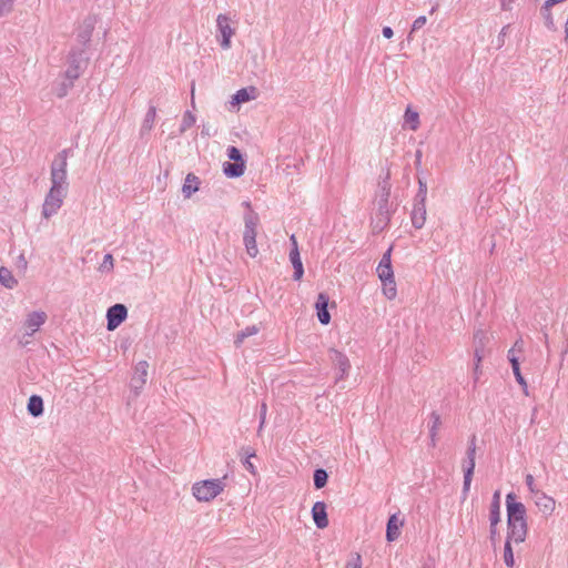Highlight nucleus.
<instances>
[{
	"mask_svg": "<svg viewBox=\"0 0 568 568\" xmlns=\"http://www.w3.org/2000/svg\"><path fill=\"white\" fill-rule=\"evenodd\" d=\"M70 155V149L61 150L52 160L50 165V181L51 189L61 190L68 192V158Z\"/></svg>",
	"mask_w": 568,
	"mask_h": 568,
	"instance_id": "1",
	"label": "nucleus"
},
{
	"mask_svg": "<svg viewBox=\"0 0 568 568\" xmlns=\"http://www.w3.org/2000/svg\"><path fill=\"white\" fill-rule=\"evenodd\" d=\"M392 251L393 246H389L383 254L376 268L377 276L383 283V294L388 300H394L397 295L396 282L392 266Z\"/></svg>",
	"mask_w": 568,
	"mask_h": 568,
	"instance_id": "2",
	"label": "nucleus"
},
{
	"mask_svg": "<svg viewBox=\"0 0 568 568\" xmlns=\"http://www.w3.org/2000/svg\"><path fill=\"white\" fill-rule=\"evenodd\" d=\"M225 487V477L205 479L193 484L192 494L199 501H211L219 496Z\"/></svg>",
	"mask_w": 568,
	"mask_h": 568,
	"instance_id": "3",
	"label": "nucleus"
},
{
	"mask_svg": "<svg viewBox=\"0 0 568 568\" xmlns=\"http://www.w3.org/2000/svg\"><path fill=\"white\" fill-rule=\"evenodd\" d=\"M389 179V173H387L386 180L383 182L381 190V196L377 202V213L375 219H373V230L374 232H381L383 231L390 221V213L388 209V199L390 194V187L387 183V180Z\"/></svg>",
	"mask_w": 568,
	"mask_h": 568,
	"instance_id": "4",
	"label": "nucleus"
},
{
	"mask_svg": "<svg viewBox=\"0 0 568 568\" xmlns=\"http://www.w3.org/2000/svg\"><path fill=\"white\" fill-rule=\"evenodd\" d=\"M68 68L64 71L67 80H78L88 67L84 49H71L68 54Z\"/></svg>",
	"mask_w": 568,
	"mask_h": 568,
	"instance_id": "5",
	"label": "nucleus"
},
{
	"mask_svg": "<svg viewBox=\"0 0 568 568\" xmlns=\"http://www.w3.org/2000/svg\"><path fill=\"white\" fill-rule=\"evenodd\" d=\"M475 456H476V435H471L468 442V448L466 452V459L464 460V483H463V496H466L469 493L470 484L475 469Z\"/></svg>",
	"mask_w": 568,
	"mask_h": 568,
	"instance_id": "6",
	"label": "nucleus"
},
{
	"mask_svg": "<svg viewBox=\"0 0 568 568\" xmlns=\"http://www.w3.org/2000/svg\"><path fill=\"white\" fill-rule=\"evenodd\" d=\"M68 192H63L57 189H49V192L45 194L44 202L42 204L41 215L44 219H50L54 214L58 213L60 207L63 204V200L67 196Z\"/></svg>",
	"mask_w": 568,
	"mask_h": 568,
	"instance_id": "7",
	"label": "nucleus"
},
{
	"mask_svg": "<svg viewBox=\"0 0 568 568\" xmlns=\"http://www.w3.org/2000/svg\"><path fill=\"white\" fill-rule=\"evenodd\" d=\"M217 40L223 50L231 48V39L235 34V29L231 27L230 18L220 13L216 18Z\"/></svg>",
	"mask_w": 568,
	"mask_h": 568,
	"instance_id": "8",
	"label": "nucleus"
},
{
	"mask_svg": "<svg viewBox=\"0 0 568 568\" xmlns=\"http://www.w3.org/2000/svg\"><path fill=\"white\" fill-rule=\"evenodd\" d=\"M507 521H527L526 507L523 503L516 500V495L509 493L506 496Z\"/></svg>",
	"mask_w": 568,
	"mask_h": 568,
	"instance_id": "9",
	"label": "nucleus"
},
{
	"mask_svg": "<svg viewBox=\"0 0 568 568\" xmlns=\"http://www.w3.org/2000/svg\"><path fill=\"white\" fill-rule=\"evenodd\" d=\"M128 316V308L124 304L116 303L106 311V328L114 331L119 327Z\"/></svg>",
	"mask_w": 568,
	"mask_h": 568,
	"instance_id": "10",
	"label": "nucleus"
},
{
	"mask_svg": "<svg viewBox=\"0 0 568 568\" xmlns=\"http://www.w3.org/2000/svg\"><path fill=\"white\" fill-rule=\"evenodd\" d=\"M328 356L334 367L337 368L339 372L338 375L336 376V382L344 379L348 375V372L351 369V363L348 357L344 353L335 348H331L328 351Z\"/></svg>",
	"mask_w": 568,
	"mask_h": 568,
	"instance_id": "11",
	"label": "nucleus"
},
{
	"mask_svg": "<svg viewBox=\"0 0 568 568\" xmlns=\"http://www.w3.org/2000/svg\"><path fill=\"white\" fill-rule=\"evenodd\" d=\"M528 526L527 521H507V538L506 540L516 544L524 542L527 536Z\"/></svg>",
	"mask_w": 568,
	"mask_h": 568,
	"instance_id": "12",
	"label": "nucleus"
},
{
	"mask_svg": "<svg viewBox=\"0 0 568 568\" xmlns=\"http://www.w3.org/2000/svg\"><path fill=\"white\" fill-rule=\"evenodd\" d=\"M329 296L326 293H320L315 303L317 320L321 324L327 325L331 322L328 312Z\"/></svg>",
	"mask_w": 568,
	"mask_h": 568,
	"instance_id": "13",
	"label": "nucleus"
},
{
	"mask_svg": "<svg viewBox=\"0 0 568 568\" xmlns=\"http://www.w3.org/2000/svg\"><path fill=\"white\" fill-rule=\"evenodd\" d=\"M148 368L149 364L146 361H140L135 365V371L131 378V386L135 390V393H138V390L145 385L148 377Z\"/></svg>",
	"mask_w": 568,
	"mask_h": 568,
	"instance_id": "14",
	"label": "nucleus"
},
{
	"mask_svg": "<svg viewBox=\"0 0 568 568\" xmlns=\"http://www.w3.org/2000/svg\"><path fill=\"white\" fill-rule=\"evenodd\" d=\"M47 321V314L42 311H34L28 314L24 326L29 329L28 336H32Z\"/></svg>",
	"mask_w": 568,
	"mask_h": 568,
	"instance_id": "15",
	"label": "nucleus"
},
{
	"mask_svg": "<svg viewBox=\"0 0 568 568\" xmlns=\"http://www.w3.org/2000/svg\"><path fill=\"white\" fill-rule=\"evenodd\" d=\"M326 508L327 506L324 501H316L312 507V518L318 529H324L328 526Z\"/></svg>",
	"mask_w": 568,
	"mask_h": 568,
	"instance_id": "16",
	"label": "nucleus"
},
{
	"mask_svg": "<svg viewBox=\"0 0 568 568\" xmlns=\"http://www.w3.org/2000/svg\"><path fill=\"white\" fill-rule=\"evenodd\" d=\"M534 500L538 509L544 515L549 516L554 513L556 501L552 497L546 495L544 491H536V495H534Z\"/></svg>",
	"mask_w": 568,
	"mask_h": 568,
	"instance_id": "17",
	"label": "nucleus"
},
{
	"mask_svg": "<svg viewBox=\"0 0 568 568\" xmlns=\"http://www.w3.org/2000/svg\"><path fill=\"white\" fill-rule=\"evenodd\" d=\"M488 341H489V338L484 331L478 329L477 332H475V334H474V345H475L474 359H477L478 362L483 361V358L485 357V354H486V345H487Z\"/></svg>",
	"mask_w": 568,
	"mask_h": 568,
	"instance_id": "18",
	"label": "nucleus"
},
{
	"mask_svg": "<svg viewBox=\"0 0 568 568\" xmlns=\"http://www.w3.org/2000/svg\"><path fill=\"white\" fill-rule=\"evenodd\" d=\"M426 203L414 201L410 219L415 229L419 230L426 222Z\"/></svg>",
	"mask_w": 568,
	"mask_h": 568,
	"instance_id": "19",
	"label": "nucleus"
},
{
	"mask_svg": "<svg viewBox=\"0 0 568 568\" xmlns=\"http://www.w3.org/2000/svg\"><path fill=\"white\" fill-rule=\"evenodd\" d=\"M260 223V216L256 212L250 211L244 214L243 237H256V229Z\"/></svg>",
	"mask_w": 568,
	"mask_h": 568,
	"instance_id": "20",
	"label": "nucleus"
},
{
	"mask_svg": "<svg viewBox=\"0 0 568 568\" xmlns=\"http://www.w3.org/2000/svg\"><path fill=\"white\" fill-rule=\"evenodd\" d=\"M500 507H501V494L500 490H496L493 494V498L489 506V523L490 524H499L500 523Z\"/></svg>",
	"mask_w": 568,
	"mask_h": 568,
	"instance_id": "21",
	"label": "nucleus"
},
{
	"mask_svg": "<svg viewBox=\"0 0 568 568\" xmlns=\"http://www.w3.org/2000/svg\"><path fill=\"white\" fill-rule=\"evenodd\" d=\"M200 179L193 173H189L185 176L183 186H182V194L185 199H190L195 192L199 191L200 187Z\"/></svg>",
	"mask_w": 568,
	"mask_h": 568,
	"instance_id": "22",
	"label": "nucleus"
},
{
	"mask_svg": "<svg viewBox=\"0 0 568 568\" xmlns=\"http://www.w3.org/2000/svg\"><path fill=\"white\" fill-rule=\"evenodd\" d=\"M290 261L293 265L294 273H293V280L300 281L304 274V267L301 260L298 247H292L290 251Z\"/></svg>",
	"mask_w": 568,
	"mask_h": 568,
	"instance_id": "23",
	"label": "nucleus"
},
{
	"mask_svg": "<svg viewBox=\"0 0 568 568\" xmlns=\"http://www.w3.org/2000/svg\"><path fill=\"white\" fill-rule=\"evenodd\" d=\"M403 526V521H400L396 514L392 515L388 518L386 525V539L387 541H394L399 537V528Z\"/></svg>",
	"mask_w": 568,
	"mask_h": 568,
	"instance_id": "24",
	"label": "nucleus"
},
{
	"mask_svg": "<svg viewBox=\"0 0 568 568\" xmlns=\"http://www.w3.org/2000/svg\"><path fill=\"white\" fill-rule=\"evenodd\" d=\"M245 172V162H224L223 173L231 179L240 178Z\"/></svg>",
	"mask_w": 568,
	"mask_h": 568,
	"instance_id": "25",
	"label": "nucleus"
},
{
	"mask_svg": "<svg viewBox=\"0 0 568 568\" xmlns=\"http://www.w3.org/2000/svg\"><path fill=\"white\" fill-rule=\"evenodd\" d=\"M27 410L32 417H39L43 414V399L39 395H31L27 404Z\"/></svg>",
	"mask_w": 568,
	"mask_h": 568,
	"instance_id": "26",
	"label": "nucleus"
},
{
	"mask_svg": "<svg viewBox=\"0 0 568 568\" xmlns=\"http://www.w3.org/2000/svg\"><path fill=\"white\" fill-rule=\"evenodd\" d=\"M254 93V87L240 89L233 94L231 104L239 105L241 103L247 102L255 98Z\"/></svg>",
	"mask_w": 568,
	"mask_h": 568,
	"instance_id": "27",
	"label": "nucleus"
},
{
	"mask_svg": "<svg viewBox=\"0 0 568 568\" xmlns=\"http://www.w3.org/2000/svg\"><path fill=\"white\" fill-rule=\"evenodd\" d=\"M155 116H156V106L153 104H150L149 109L145 113V116L143 119V122L141 124V129H140L141 135H144L145 133H149L152 130V128L154 125Z\"/></svg>",
	"mask_w": 568,
	"mask_h": 568,
	"instance_id": "28",
	"label": "nucleus"
},
{
	"mask_svg": "<svg viewBox=\"0 0 568 568\" xmlns=\"http://www.w3.org/2000/svg\"><path fill=\"white\" fill-rule=\"evenodd\" d=\"M93 29L94 27L91 21H84L83 26L79 30L77 38L83 47H85L91 41Z\"/></svg>",
	"mask_w": 568,
	"mask_h": 568,
	"instance_id": "29",
	"label": "nucleus"
},
{
	"mask_svg": "<svg viewBox=\"0 0 568 568\" xmlns=\"http://www.w3.org/2000/svg\"><path fill=\"white\" fill-rule=\"evenodd\" d=\"M0 284L10 290L18 284V281L14 278L12 272L8 267H0Z\"/></svg>",
	"mask_w": 568,
	"mask_h": 568,
	"instance_id": "30",
	"label": "nucleus"
},
{
	"mask_svg": "<svg viewBox=\"0 0 568 568\" xmlns=\"http://www.w3.org/2000/svg\"><path fill=\"white\" fill-rule=\"evenodd\" d=\"M260 332V328L256 325L246 326L244 329L240 331L234 341L235 345L239 347L245 338L253 336Z\"/></svg>",
	"mask_w": 568,
	"mask_h": 568,
	"instance_id": "31",
	"label": "nucleus"
},
{
	"mask_svg": "<svg viewBox=\"0 0 568 568\" xmlns=\"http://www.w3.org/2000/svg\"><path fill=\"white\" fill-rule=\"evenodd\" d=\"M313 480H314V486L316 489L323 488L327 484V480H328L327 471L323 468L315 469L314 475H313Z\"/></svg>",
	"mask_w": 568,
	"mask_h": 568,
	"instance_id": "32",
	"label": "nucleus"
},
{
	"mask_svg": "<svg viewBox=\"0 0 568 568\" xmlns=\"http://www.w3.org/2000/svg\"><path fill=\"white\" fill-rule=\"evenodd\" d=\"M74 81L75 80H67L65 79L64 81L59 83L57 85V88L54 89L55 95L60 99L64 98L69 93L70 89L73 88Z\"/></svg>",
	"mask_w": 568,
	"mask_h": 568,
	"instance_id": "33",
	"label": "nucleus"
},
{
	"mask_svg": "<svg viewBox=\"0 0 568 568\" xmlns=\"http://www.w3.org/2000/svg\"><path fill=\"white\" fill-rule=\"evenodd\" d=\"M405 121L414 131L417 130L419 126V115L416 111H413L410 108H407L405 111Z\"/></svg>",
	"mask_w": 568,
	"mask_h": 568,
	"instance_id": "34",
	"label": "nucleus"
},
{
	"mask_svg": "<svg viewBox=\"0 0 568 568\" xmlns=\"http://www.w3.org/2000/svg\"><path fill=\"white\" fill-rule=\"evenodd\" d=\"M195 115L191 111H185L180 126V132L184 133L186 130H189L191 126L195 124Z\"/></svg>",
	"mask_w": 568,
	"mask_h": 568,
	"instance_id": "35",
	"label": "nucleus"
},
{
	"mask_svg": "<svg viewBox=\"0 0 568 568\" xmlns=\"http://www.w3.org/2000/svg\"><path fill=\"white\" fill-rule=\"evenodd\" d=\"M243 242L245 245L246 253L251 257H256V255L258 254V248L256 245V237H243Z\"/></svg>",
	"mask_w": 568,
	"mask_h": 568,
	"instance_id": "36",
	"label": "nucleus"
},
{
	"mask_svg": "<svg viewBox=\"0 0 568 568\" xmlns=\"http://www.w3.org/2000/svg\"><path fill=\"white\" fill-rule=\"evenodd\" d=\"M504 562L507 567H514L515 559H514V552L511 548V541L506 540L505 547H504Z\"/></svg>",
	"mask_w": 568,
	"mask_h": 568,
	"instance_id": "37",
	"label": "nucleus"
},
{
	"mask_svg": "<svg viewBox=\"0 0 568 568\" xmlns=\"http://www.w3.org/2000/svg\"><path fill=\"white\" fill-rule=\"evenodd\" d=\"M440 425H442L440 415L436 412H433L430 414L429 435L437 436Z\"/></svg>",
	"mask_w": 568,
	"mask_h": 568,
	"instance_id": "38",
	"label": "nucleus"
},
{
	"mask_svg": "<svg viewBox=\"0 0 568 568\" xmlns=\"http://www.w3.org/2000/svg\"><path fill=\"white\" fill-rule=\"evenodd\" d=\"M227 158L233 162H245L243 159V154L236 146H229L226 150Z\"/></svg>",
	"mask_w": 568,
	"mask_h": 568,
	"instance_id": "39",
	"label": "nucleus"
},
{
	"mask_svg": "<svg viewBox=\"0 0 568 568\" xmlns=\"http://www.w3.org/2000/svg\"><path fill=\"white\" fill-rule=\"evenodd\" d=\"M426 196H427V184L423 180H418V191L414 199V201L417 202H425L426 203Z\"/></svg>",
	"mask_w": 568,
	"mask_h": 568,
	"instance_id": "40",
	"label": "nucleus"
},
{
	"mask_svg": "<svg viewBox=\"0 0 568 568\" xmlns=\"http://www.w3.org/2000/svg\"><path fill=\"white\" fill-rule=\"evenodd\" d=\"M426 22H427V19H426L425 16L417 17L414 20L413 24H412V29H410L409 34H412V33L418 31L419 29H422L426 24Z\"/></svg>",
	"mask_w": 568,
	"mask_h": 568,
	"instance_id": "41",
	"label": "nucleus"
},
{
	"mask_svg": "<svg viewBox=\"0 0 568 568\" xmlns=\"http://www.w3.org/2000/svg\"><path fill=\"white\" fill-rule=\"evenodd\" d=\"M513 373H514V376H515V378H516L517 383L521 386L524 394H525L526 396H528V394H529V393H528V385H527L526 379H525V378H524V376L521 375L520 369H519V371H515V372H513Z\"/></svg>",
	"mask_w": 568,
	"mask_h": 568,
	"instance_id": "42",
	"label": "nucleus"
},
{
	"mask_svg": "<svg viewBox=\"0 0 568 568\" xmlns=\"http://www.w3.org/2000/svg\"><path fill=\"white\" fill-rule=\"evenodd\" d=\"M14 0H0V17L8 14L13 7Z\"/></svg>",
	"mask_w": 568,
	"mask_h": 568,
	"instance_id": "43",
	"label": "nucleus"
},
{
	"mask_svg": "<svg viewBox=\"0 0 568 568\" xmlns=\"http://www.w3.org/2000/svg\"><path fill=\"white\" fill-rule=\"evenodd\" d=\"M113 268V256L111 254H105L103 257V262L100 265V270L102 272L104 271H111Z\"/></svg>",
	"mask_w": 568,
	"mask_h": 568,
	"instance_id": "44",
	"label": "nucleus"
},
{
	"mask_svg": "<svg viewBox=\"0 0 568 568\" xmlns=\"http://www.w3.org/2000/svg\"><path fill=\"white\" fill-rule=\"evenodd\" d=\"M345 568H362V557L356 552L345 565Z\"/></svg>",
	"mask_w": 568,
	"mask_h": 568,
	"instance_id": "45",
	"label": "nucleus"
},
{
	"mask_svg": "<svg viewBox=\"0 0 568 568\" xmlns=\"http://www.w3.org/2000/svg\"><path fill=\"white\" fill-rule=\"evenodd\" d=\"M525 483L529 489V491L532 494V495H536V491H540L539 489L536 488L535 486V479H534V476L530 475V474H527L526 477H525Z\"/></svg>",
	"mask_w": 568,
	"mask_h": 568,
	"instance_id": "46",
	"label": "nucleus"
},
{
	"mask_svg": "<svg viewBox=\"0 0 568 568\" xmlns=\"http://www.w3.org/2000/svg\"><path fill=\"white\" fill-rule=\"evenodd\" d=\"M509 28H510V26L507 24V26L503 27V29L500 30V32L497 37V48H501L504 45L505 37L507 36Z\"/></svg>",
	"mask_w": 568,
	"mask_h": 568,
	"instance_id": "47",
	"label": "nucleus"
},
{
	"mask_svg": "<svg viewBox=\"0 0 568 568\" xmlns=\"http://www.w3.org/2000/svg\"><path fill=\"white\" fill-rule=\"evenodd\" d=\"M474 368H473V378H474V383L477 384L479 378H480V375H481V369H480V363L481 362H478L477 359H474Z\"/></svg>",
	"mask_w": 568,
	"mask_h": 568,
	"instance_id": "48",
	"label": "nucleus"
},
{
	"mask_svg": "<svg viewBox=\"0 0 568 568\" xmlns=\"http://www.w3.org/2000/svg\"><path fill=\"white\" fill-rule=\"evenodd\" d=\"M542 14H544V18H545V23H546V27L549 29V30H555V22H554V18H552V14L550 13V11H542Z\"/></svg>",
	"mask_w": 568,
	"mask_h": 568,
	"instance_id": "49",
	"label": "nucleus"
},
{
	"mask_svg": "<svg viewBox=\"0 0 568 568\" xmlns=\"http://www.w3.org/2000/svg\"><path fill=\"white\" fill-rule=\"evenodd\" d=\"M497 525L498 524H490V527H489V539H490L493 545L496 544V540H497V537H498Z\"/></svg>",
	"mask_w": 568,
	"mask_h": 568,
	"instance_id": "50",
	"label": "nucleus"
},
{
	"mask_svg": "<svg viewBox=\"0 0 568 568\" xmlns=\"http://www.w3.org/2000/svg\"><path fill=\"white\" fill-rule=\"evenodd\" d=\"M266 412H267V406H266L265 403H263L261 405V412H260V427H258V430H261L263 428V425L265 423Z\"/></svg>",
	"mask_w": 568,
	"mask_h": 568,
	"instance_id": "51",
	"label": "nucleus"
},
{
	"mask_svg": "<svg viewBox=\"0 0 568 568\" xmlns=\"http://www.w3.org/2000/svg\"><path fill=\"white\" fill-rule=\"evenodd\" d=\"M244 468L250 471L251 474L255 475L256 474V469H255V466L252 464L251 459H247L245 458L243 462H242Z\"/></svg>",
	"mask_w": 568,
	"mask_h": 568,
	"instance_id": "52",
	"label": "nucleus"
},
{
	"mask_svg": "<svg viewBox=\"0 0 568 568\" xmlns=\"http://www.w3.org/2000/svg\"><path fill=\"white\" fill-rule=\"evenodd\" d=\"M242 452L244 453L245 458L251 459L255 457V452L251 447H243Z\"/></svg>",
	"mask_w": 568,
	"mask_h": 568,
	"instance_id": "53",
	"label": "nucleus"
},
{
	"mask_svg": "<svg viewBox=\"0 0 568 568\" xmlns=\"http://www.w3.org/2000/svg\"><path fill=\"white\" fill-rule=\"evenodd\" d=\"M508 361L510 362L513 372L520 369L519 358L518 357H513V358H510Z\"/></svg>",
	"mask_w": 568,
	"mask_h": 568,
	"instance_id": "54",
	"label": "nucleus"
},
{
	"mask_svg": "<svg viewBox=\"0 0 568 568\" xmlns=\"http://www.w3.org/2000/svg\"><path fill=\"white\" fill-rule=\"evenodd\" d=\"M382 33L386 39H390L394 36V31L390 27H384Z\"/></svg>",
	"mask_w": 568,
	"mask_h": 568,
	"instance_id": "55",
	"label": "nucleus"
},
{
	"mask_svg": "<svg viewBox=\"0 0 568 568\" xmlns=\"http://www.w3.org/2000/svg\"><path fill=\"white\" fill-rule=\"evenodd\" d=\"M515 0H501L500 6L503 10H511V6Z\"/></svg>",
	"mask_w": 568,
	"mask_h": 568,
	"instance_id": "56",
	"label": "nucleus"
},
{
	"mask_svg": "<svg viewBox=\"0 0 568 568\" xmlns=\"http://www.w3.org/2000/svg\"><path fill=\"white\" fill-rule=\"evenodd\" d=\"M559 3V0H546L544 7H542V11H548L550 7L555 6Z\"/></svg>",
	"mask_w": 568,
	"mask_h": 568,
	"instance_id": "57",
	"label": "nucleus"
},
{
	"mask_svg": "<svg viewBox=\"0 0 568 568\" xmlns=\"http://www.w3.org/2000/svg\"><path fill=\"white\" fill-rule=\"evenodd\" d=\"M559 3V0H546L544 7H542V11H548L550 7L555 6Z\"/></svg>",
	"mask_w": 568,
	"mask_h": 568,
	"instance_id": "58",
	"label": "nucleus"
},
{
	"mask_svg": "<svg viewBox=\"0 0 568 568\" xmlns=\"http://www.w3.org/2000/svg\"><path fill=\"white\" fill-rule=\"evenodd\" d=\"M422 568H436L435 560L433 558H427Z\"/></svg>",
	"mask_w": 568,
	"mask_h": 568,
	"instance_id": "59",
	"label": "nucleus"
},
{
	"mask_svg": "<svg viewBox=\"0 0 568 568\" xmlns=\"http://www.w3.org/2000/svg\"><path fill=\"white\" fill-rule=\"evenodd\" d=\"M516 352H521L524 348V341L521 338L517 339L514 344Z\"/></svg>",
	"mask_w": 568,
	"mask_h": 568,
	"instance_id": "60",
	"label": "nucleus"
},
{
	"mask_svg": "<svg viewBox=\"0 0 568 568\" xmlns=\"http://www.w3.org/2000/svg\"><path fill=\"white\" fill-rule=\"evenodd\" d=\"M422 156H423L422 151L417 150L416 153H415V164H416V166H419L422 164Z\"/></svg>",
	"mask_w": 568,
	"mask_h": 568,
	"instance_id": "61",
	"label": "nucleus"
},
{
	"mask_svg": "<svg viewBox=\"0 0 568 568\" xmlns=\"http://www.w3.org/2000/svg\"><path fill=\"white\" fill-rule=\"evenodd\" d=\"M516 353H517V352H516L515 347H511V348L508 351V353H507V357H508V359H510V358H513V357H518Z\"/></svg>",
	"mask_w": 568,
	"mask_h": 568,
	"instance_id": "62",
	"label": "nucleus"
},
{
	"mask_svg": "<svg viewBox=\"0 0 568 568\" xmlns=\"http://www.w3.org/2000/svg\"><path fill=\"white\" fill-rule=\"evenodd\" d=\"M429 439H430L429 445H430L432 447H435V446H436V443H437V436L429 435Z\"/></svg>",
	"mask_w": 568,
	"mask_h": 568,
	"instance_id": "63",
	"label": "nucleus"
},
{
	"mask_svg": "<svg viewBox=\"0 0 568 568\" xmlns=\"http://www.w3.org/2000/svg\"><path fill=\"white\" fill-rule=\"evenodd\" d=\"M565 40L568 42V19L565 23Z\"/></svg>",
	"mask_w": 568,
	"mask_h": 568,
	"instance_id": "64",
	"label": "nucleus"
}]
</instances>
